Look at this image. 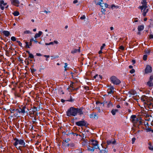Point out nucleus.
Instances as JSON below:
<instances>
[{"instance_id":"nucleus-1","label":"nucleus","mask_w":153,"mask_h":153,"mask_svg":"<svg viewBox=\"0 0 153 153\" xmlns=\"http://www.w3.org/2000/svg\"><path fill=\"white\" fill-rule=\"evenodd\" d=\"M141 4L142 5L139 6L138 8L141 10L143 16H145L149 11V8L147 5L146 0H143L141 2Z\"/></svg>"},{"instance_id":"nucleus-2","label":"nucleus","mask_w":153,"mask_h":153,"mask_svg":"<svg viewBox=\"0 0 153 153\" xmlns=\"http://www.w3.org/2000/svg\"><path fill=\"white\" fill-rule=\"evenodd\" d=\"M13 140L15 141L13 145L17 149H20L21 147L26 146L25 143L23 140L15 138Z\"/></svg>"},{"instance_id":"nucleus-3","label":"nucleus","mask_w":153,"mask_h":153,"mask_svg":"<svg viewBox=\"0 0 153 153\" xmlns=\"http://www.w3.org/2000/svg\"><path fill=\"white\" fill-rule=\"evenodd\" d=\"M77 111L76 108L71 107L68 110L67 112V115L68 116H75L77 114Z\"/></svg>"},{"instance_id":"nucleus-4","label":"nucleus","mask_w":153,"mask_h":153,"mask_svg":"<svg viewBox=\"0 0 153 153\" xmlns=\"http://www.w3.org/2000/svg\"><path fill=\"white\" fill-rule=\"evenodd\" d=\"M110 80L111 83L114 85H118L121 83V81L114 76L111 77Z\"/></svg>"},{"instance_id":"nucleus-5","label":"nucleus","mask_w":153,"mask_h":153,"mask_svg":"<svg viewBox=\"0 0 153 153\" xmlns=\"http://www.w3.org/2000/svg\"><path fill=\"white\" fill-rule=\"evenodd\" d=\"M90 144L93 145L95 149H98L99 150H100V149L99 147L98 142V141L94 140L91 139L90 140Z\"/></svg>"},{"instance_id":"nucleus-6","label":"nucleus","mask_w":153,"mask_h":153,"mask_svg":"<svg viewBox=\"0 0 153 153\" xmlns=\"http://www.w3.org/2000/svg\"><path fill=\"white\" fill-rule=\"evenodd\" d=\"M140 118L139 117H137L135 115H132L131 117V120L134 123H136L138 121L141 122L140 120Z\"/></svg>"},{"instance_id":"nucleus-7","label":"nucleus","mask_w":153,"mask_h":153,"mask_svg":"<svg viewBox=\"0 0 153 153\" xmlns=\"http://www.w3.org/2000/svg\"><path fill=\"white\" fill-rule=\"evenodd\" d=\"M103 106L106 105L108 108H111L113 107V104L111 101H105L103 103H101Z\"/></svg>"},{"instance_id":"nucleus-8","label":"nucleus","mask_w":153,"mask_h":153,"mask_svg":"<svg viewBox=\"0 0 153 153\" xmlns=\"http://www.w3.org/2000/svg\"><path fill=\"white\" fill-rule=\"evenodd\" d=\"M86 122L84 120L79 121L76 123V124L78 126H85L86 125Z\"/></svg>"},{"instance_id":"nucleus-9","label":"nucleus","mask_w":153,"mask_h":153,"mask_svg":"<svg viewBox=\"0 0 153 153\" xmlns=\"http://www.w3.org/2000/svg\"><path fill=\"white\" fill-rule=\"evenodd\" d=\"M12 4L17 7L19 6V1L18 0H10Z\"/></svg>"},{"instance_id":"nucleus-10","label":"nucleus","mask_w":153,"mask_h":153,"mask_svg":"<svg viewBox=\"0 0 153 153\" xmlns=\"http://www.w3.org/2000/svg\"><path fill=\"white\" fill-rule=\"evenodd\" d=\"M152 67L149 65H147L145 69V72L146 73H149L152 72Z\"/></svg>"},{"instance_id":"nucleus-11","label":"nucleus","mask_w":153,"mask_h":153,"mask_svg":"<svg viewBox=\"0 0 153 153\" xmlns=\"http://www.w3.org/2000/svg\"><path fill=\"white\" fill-rule=\"evenodd\" d=\"M7 5V3H5L4 1L0 0V7L3 10L4 9V6Z\"/></svg>"},{"instance_id":"nucleus-12","label":"nucleus","mask_w":153,"mask_h":153,"mask_svg":"<svg viewBox=\"0 0 153 153\" xmlns=\"http://www.w3.org/2000/svg\"><path fill=\"white\" fill-rule=\"evenodd\" d=\"M116 143V141L114 139H112L107 141V143L108 145L111 144H115Z\"/></svg>"},{"instance_id":"nucleus-13","label":"nucleus","mask_w":153,"mask_h":153,"mask_svg":"<svg viewBox=\"0 0 153 153\" xmlns=\"http://www.w3.org/2000/svg\"><path fill=\"white\" fill-rule=\"evenodd\" d=\"M25 106L23 107L22 108H20L19 110H18V112L19 113H25Z\"/></svg>"},{"instance_id":"nucleus-14","label":"nucleus","mask_w":153,"mask_h":153,"mask_svg":"<svg viewBox=\"0 0 153 153\" xmlns=\"http://www.w3.org/2000/svg\"><path fill=\"white\" fill-rule=\"evenodd\" d=\"M80 51V47L79 48L77 49H73L71 51V53L74 54L75 53H76L77 52L79 53Z\"/></svg>"},{"instance_id":"nucleus-15","label":"nucleus","mask_w":153,"mask_h":153,"mask_svg":"<svg viewBox=\"0 0 153 153\" xmlns=\"http://www.w3.org/2000/svg\"><path fill=\"white\" fill-rule=\"evenodd\" d=\"M42 32L41 31H39V32L38 33H36L34 37L36 39L39 37L40 36L42 35Z\"/></svg>"},{"instance_id":"nucleus-16","label":"nucleus","mask_w":153,"mask_h":153,"mask_svg":"<svg viewBox=\"0 0 153 153\" xmlns=\"http://www.w3.org/2000/svg\"><path fill=\"white\" fill-rule=\"evenodd\" d=\"M119 110L118 109H113L111 111V113L113 115H114Z\"/></svg>"},{"instance_id":"nucleus-17","label":"nucleus","mask_w":153,"mask_h":153,"mask_svg":"<svg viewBox=\"0 0 153 153\" xmlns=\"http://www.w3.org/2000/svg\"><path fill=\"white\" fill-rule=\"evenodd\" d=\"M3 34L6 37L8 36L10 34V33L9 31L7 30H4L3 31Z\"/></svg>"},{"instance_id":"nucleus-18","label":"nucleus","mask_w":153,"mask_h":153,"mask_svg":"<svg viewBox=\"0 0 153 153\" xmlns=\"http://www.w3.org/2000/svg\"><path fill=\"white\" fill-rule=\"evenodd\" d=\"M144 28V26L143 25H141L138 26L137 29L138 31H141L143 30Z\"/></svg>"},{"instance_id":"nucleus-19","label":"nucleus","mask_w":153,"mask_h":153,"mask_svg":"<svg viewBox=\"0 0 153 153\" xmlns=\"http://www.w3.org/2000/svg\"><path fill=\"white\" fill-rule=\"evenodd\" d=\"M87 148L88 150L90 151L93 152L94 151V148L92 147H91L89 146H87Z\"/></svg>"},{"instance_id":"nucleus-20","label":"nucleus","mask_w":153,"mask_h":153,"mask_svg":"<svg viewBox=\"0 0 153 153\" xmlns=\"http://www.w3.org/2000/svg\"><path fill=\"white\" fill-rule=\"evenodd\" d=\"M89 117L90 118H95L97 117V116L96 114L93 113L89 115Z\"/></svg>"},{"instance_id":"nucleus-21","label":"nucleus","mask_w":153,"mask_h":153,"mask_svg":"<svg viewBox=\"0 0 153 153\" xmlns=\"http://www.w3.org/2000/svg\"><path fill=\"white\" fill-rule=\"evenodd\" d=\"M100 1L98 2L97 0H95V2L97 4L100 5L101 7H103L102 5L103 4V1L102 0H100Z\"/></svg>"},{"instance_id":"nucleus-22","label":"nucleus","mask_w":153,"mask_h":153,"mask_svg":"<svg viewBox=\"0 0 153 153\" xmlns=\"http://www.w3.org/2000/svg\"><path fill=\"white\" fill-rule=\"evenodd\" d=\"M147 85L149 87H152L153 86V83L152 81H149L147 82Z\"/></svg>"},{"instance_id":"nucleus-23","label":"nucleus","mask_w":153,"mask_h":153,"mask_svg":"<svg viewBox=\"0 0 153 153\" xmlns=\"http://www.w3.org/2000/svg\"><path fill=\"white\" fill-rule=\"evenodd\" d=\"M76 110L77 111V114L78 113L80 114H83V112L82 111L81 109H78V108H76Z\"/></svg>"},{"instance_id":"nucleus-24","label":"nucleus","mask_w":153,"mask_h":153,"mask_svg":"<svg viewBox=\"0 0 153 153\" xmlns=\"http://www.w3.org/2000/svg\"><path fill=\"white\" fill-rule=\"evenodd\" d=\"M100 153H107V151L106 150V149H105L104 150L100 149Z\"/></svg>"},{"instance_id":"nucleus-25","label":"nucleus","mask_w":153,"mask_h":153,"mask_svg":"<svg viewBox=\"0 0 153 153\" xmlns=\"http://www.w3.org/2000/svg\"><path fill=\"white\" fill-rule=\"evenodd\" d=\"M13 14L14 16H18L19 15V12H18V11H16L14 12L13 13Z\"/></svg>"},{"instance_id":"nucleus-26","label":"nucleus","mask_w":153,"mask_h":153,"mask_svg":"<svg viewBox=\"0 0 153 153\" xmlns=\"http://www.w3.org/2000/svg\"><path fill=\"white\" fill-rule=\"evenodd\" d=\"M107 91L108 94H112L114 93V91L108 90Z\"/></svg>"},{"instance_id":"nucleus-27","label":"nucleus","mask_w":153,"mask_h":153,"mask_svg":"<svg viewBox=\"0 0 153 153\" xmlns=\"http://www.w3.org/2000/svg\"><path fill=\"white\" fill-rule=\"evenodd\" d=\"M145 53L148 54L150 53L151 50L150 49H147L145 51Z\"/></svg>"},{"instance_id":"nucleus-28","label":"nucleus","mask_w":153,"mask_h":153,"mask_svg":"<svg viewBox=\"0 0 153 153\" xmlns=\"http://www.w3.org/2000/svg\"><path fill=\"white\" fill-rule=\"evenodd\" d=\"M149 149L151 150H153V146H152L150 143H149Z\"/></svg>"},{"instance_id":"nucleus-29","label":"nucleus","mask_w":153,"mask_h":153,"mask_svg":"<svg viewBox=\"0 0 153 153\" xmlns=\"http://www.w3.org/2000/svg\"><path fill=\"white\" fill-rule=\"evenodd\" d=\"M99 77L101 79H102V76H100V75H96L94 76V78L95 79H96L97 77Z\"/></svg>"},{"instance_id":"nucleus-30","label":"nucleus","mask_w":153,"mask_h":153,"mask_svg":"<svg viewBox=\"0 0 153 153\" xmlns=\"http://www.w3.org/2000/svg\"><path fill=\"white\" fill-rule=\"evenodd\" d=\"M108 90L114 91V88L113 86H110L108 87Z\"/></svg>"},{"instance_id":"nucleus-31","label":"nucleus","mask_w":153,"mask_h":153,"mask_svg":"<svg viewBox=\"0 0 153 153\" xmlns=\"http://www.w3.org/2000/svg\"><path fill=\"white\" fill-rule=\"evenodd\" d=\"M146 130L147 132H149V131H152V130L151 129V128L148 127V128H146Z\"/></svg>"},{"instance_id":"nucleus-32","label":"nucleus","mask_w":153,"mask_h":153,"mask_svg":"<svg viewBox=\"0 0 153 153\" xmlns=\"http://www.w3.org/2000/svg\"><path fill=\"white\" fill-rule=\"evenodd\" d=\"M24 33L25 34H31V32L29 30H26L24 32Z\"/></svg>"},{"instance_id":"nucleus-33","label":"nucleus","mask_w":153,"mask_h":153,"mask_svg":"<svg viewBox=\"0 0 153 153\" xmlns=\"http://www.w3.org/2000/svg\"><path fill=\"white\" fill-rule=\"evenodd\" d=\"M111 8H112L113 9L114 8L117 9V8H118V7L117 6H116L114 5H113L111 6Z\"/></svg>"},{"instance_id":"nucleus-34","label":"nucleus","mask_w":153,"mask_h":153,"mask_svg":"<svg viewBox=\"0 0 153 153\" xmlns=\"http://www.w3.org/2000/svg\"><path fill=\"white\" fill-rule=\"evenodd\" d=\"M67 66H68V64H67V63H65V66H64V68H65V71H67Z\"/></svg>"},{"instance_id":"nucleus-35","label":"nucleus","mask_w":153,"mask_h":153,"mask_svg":"<svg viewBox=\"0 0 153 153\" xmlns=\"http://www.w3.org/2000/svg\"><path fill=\"white\" fill-rule=\"evenodd\" d=\"M29 57L31 59H33L34 58V56L33 55L30 53V52H29Z\"/></svg>"},{"instance_id":"nucleus-36","label":"nucleus","mask_w":153,"mask_h":153,"mask_svg":"<svg viewBox=\"0 0 153 153\" xmlns=\"http://www.w3.org/2000/svg\"><path fill=\"white\" fill-rule=\"evenodd\" d=\"M11 40L13 41H16V39L15 37L14 36H12L11 38Z\"/></svg>"},{"instance_id":"nucleus-37","label":"nucleus","mask_w":153,"mask_h":153,"mask_svg":"<svg viewBox=\"0 0 153 153\" xmlns=\"http://www.w3.org/2000/svg\"><path fill=\"white\" fill-rule=\"evenodd\" d=\"M25 44H26V46L27 48H30V45L29 44V43L27 42H25Z\"/></svg>"},{"instance_id":"nucleus-38","label":"nucleus","mask_w":153,"mask_h":153,"mask_svg":"<svg viewBox=\"0 0 153 153\" xmlns=\"http://www.w3.org/2000/svg\"><path fill=\"white\" fill-rule=\"evenodd\" d=\"M33 38H32L30 39V42H29V44L30 46H31L32 45V41H33Z\"/></svg>"},{"instance_id":"nucleus-39","label":"nucleus","mask_w":153,"mask_h":153,"mask_svg":"<svg viewBox=\"0 0 153 153\" xmlns=\"http://www.w3.org/2000/svg\"><path fill=\"white\" fill-rule=\"evenodd\" d=\"M147 55H145L143 56V59L144 60H146L147 59Z\"/></svg>"},{"instance_id":"nucleus-40","label":"nucleus","mask_w":153,"mask_h":153,"mask_svg":"<svg viewBox=\"0 0 153 153\" xmlns=\"http://www.w3.org/2000/svg\"><path fill=\"white\" fill-rule=\"evenodd\" d=\"M153 79V76L151 75L150 76L149 78V81H152Z\"/></svg>"},{"instance_id":"nucleus-41","label":"nucleus","mask_w":153,"mask_h":153,"mask_svg":"<svg viewBox=\"0 0 153 153\" xmlns=\"http://www.w3.org/2000/svg\"><path fill=\"white\" fill-rule=\"evenodd\" d=\"M136 140V139L134 137L132 139V144H133Z\"/></svg>"},{"instance_id":"nucleus-42","label":"nucleus","mask_w":153,"mask_h":153,"mask_svg":"<svg viewBox=\"0 0 153 153\" xmlns=\"http://www.w3.org/2000/svg\"><path fill=\"white\" fill-rule=\"evenodd\" d=\"M46 45H53V42H50L49 43H45V44Z\"/></svg>"},{"instance_id":"nucleus-43","label":"nucleus","mask_w":153,"mask_h":153,"mask_svg":"<svg viewBox=\"0 0 153 153\" xmlns=\"http://www.w3.org/2000/svg\"><path fill=\"white\" fill-rule=\"evenodd\" d=\"M135 72V70L134 69H132L130 71V73L131 74H133Z\"/></svg>"},{"instance_id":"nucleus-44","label":"nucleus","mask_w":153,"mask_h":153,"mask_svg":"<svg viewBox=\"0 0 153 153\" xmlns=\"http://www.w3.org/2000/svg\"><path fill=\"white\" fill-rule=\"evenodd\" d=\"M85 18V15H83L82 16L80 17V19H84Z\"/></svg>"},{"instance_id":"nucleus-45","label":"nucleus","mask_w":153,"mask_h":153,"mask_svg":"<svg viewBox=\"0 0 153 153\" xmlns=\"http://www.w3.org/2000/svg\"><path fill=\"white\" fill-rule=\"evenodd\" d=\"M105 11V10L102 8L101 12L103 13H104Z\"/></svg>"},{"instance_id":"nucleus-46","label":"nucleus","mask_w":153,"mask_h":153,"mask_svg":"<svg viewBox=\"0 0 153 153\" xmlns=\"http://www.w3.org/2000/svg\"><path fill=\"white\" fill-rule=\"evenodd\" d=\"M119 48L120 49L122 50H123L124 49V47L123 46H121Z\"/></svg>"},{"instance_id":"nucleus-47","label":"nucleus","mask_w":153,"mask_h":153,"mask_svg":"<svg viewBox=\"0 0 153 153\" xmlns=\"http://www.w3.org/2000/svg\"><path fill=\"white\" fill-rule=\"evenodd\" d=\"M105 46V44H102V45L101 47V50H102L103 48Z\"/></svg>"},{"instance_id":"nucleus-48","label":"nucleus","mask_w":153,"mask_h":153,"mask_svg":"<svg viewBox=\"0 0 153 153\" xmlns=\"http://www.w3.org/2000/svg\"><path fill=\"white\" fill-rule=\"evenodd\" d=\"M149 37L150 39H153V35L151 34L149 36Z\"/></svg>"},{"instance_id":"nucleus-49","label":"nucleus","mask_w":153,"mask_h":153,"mask_svg":"<svg viewBox=\"0 0 153 153\" xmlns=\"http://www.w3.org/2000/svg\"><path fill=\"white\" fill-rule=\"evenodd\" d=\"M54 43L56 44H58V42L56 40H54L53 42V43Z\"/></svg>"},{"instance_id":"nucleus-50","label":"nucleus","mask_w":153,"mask_h":153,"mask_svg":"<svg viewBox=\"0 0 153 153\" xmlns=\"http://www.w3.org/2000/svg\"><path fill=\"white\" fill-rule=\"evenodd\" d=\"M44 56L45 57L47 58H48L50 57V56L49 55H44Z\"/></svg>"},{"instance_id":"nucleus-51","label":"nucleus","mask_w":153,"mask_h":153,"mask_svg":"<svg viewBox=\"0 0 153 153\" xmlns=\"http://www.w3.org/2000/svg\"><path fill=\"white\" fill-rule=\"evenodd\" d=\"M78 2V1L77 0H75L73 1V3L74 4Z\"/></svg>"},{"instance_id":"nucleus-52","label":"nucleus","mask_w":153,"mask_h":153,"mask_svg":"<svg viewBox=\"0 0 153 153\" xmlns=\"http://www.w3.org/2000/svg\"><path fill=\"white\" fill-rule=\"evenodd\" d=\"M36 55L38 56H42V54L40 53H36Z\"/></svg>"},{"instance_id":"nucleus-53","label":"nucleus","mask_w":153,"mask_h":153,"mask_svg":"<svg viewBox=\"0 0 153 153\" xmlns=\"http://www.w3.org/2000/svg\"><path fill=\"white\" fill-rule=\"evenodd\" d=\"M104 5H105V7L107 8L108 7V5L106 4V3H105L104 4Z\"/></svg>"},{"instance_id":"nucleus-54","label":"nucleus","mask_w":153,"mask_h":153,"mask_svg":"<svg viewBox=\"0 0 153 153\" xmlns=\"http://www.w3.org/2000/svg\"><path fill=\"white\" fill-rule=\"evenodd\" d=\"M110 29L111 30H114V27H110Z\"/></svg>"},{"instance_id":"nucleus-55","label":"nucleus","mask_w":153,"mask_h":153,"mask_svg":"<svg viewBox=\"0 0 153 153\" xmlns=\"http://www.w3.org/2000/svg\"><path fill=\"white\" fill-rule=\"evenodd\" d=\"M118 108H120V105H117V106H116Z\"/></svg>"},{"instance_id":"nucleus-56","label":"nucleus","mask_w":153,"mask_h":153,"mask_svg":"<svg viewBox=\"0 0 153 153\" xmlns=\"http://www.w3.org/2000/svg\"><path fill=\"white\" fill-rule=\"evenodd\" d=\"M132 62L133 64H134L135 63V60H132Z\"/></svg>"},{"instance_id":"nucleus-57","label":"nucleus","mask_w":153,"mask_h":153,"mask_svg":"<svg viewBox=\"0 0 153 153\" xmlns=\"http://www.w3.org/2000/svg\"><path fill=\"white\" fill-rule=\"evenodd\" d=\"M101 50H100V51H99V54H101V53H102V51Z\"/></svg>"},{"instance_id":"nucleus-58","label":"nucleus","mask_w":153,"mask_h":153,"mask_svg":"<svg viewBox=\"0 0 153 153\" xmlns=\"http://www.w3.org/2000/svg\"><path fill=\"white\" fill-rule=\"evenodd\" d=\"M32 41H34L35 43H37V41L36 40V39H33V40Z\"/></svg>"},{"instance_id":"nucleus-59","label":"nucleus","mask_w":153,"mask_h":153,"mask_svg":"<svg viewBox=\"0 0 153 153\" xmlns=\"http://www.w3.org/2000/svg\"><path fill=\"white\" fill-rule=\"evenodd\" d=\"M129 68H133V66L132 65H130L129 66Z\"/></svg>"},{"instance_id":"nucleus-60","label":"nucleus","mask_w":153,"mask_h":153,"mask_svg":"<svg viewBox=\"0 0 153 153\" xmlns=\"http://www.w3.org/2000/svg\"><path fill=\"white\" fill-rule=\"evenodd\" d=\"M147 20V18H145L144 19V21H146Z\"/></svg>"},{"instance_id":"nucleus-61","label":"nucleus","mask_w":153,"mask_h":153,"mask_svg":"<svg viewBox=\"0 0 153 153\" xmlns=\"http://www.w3.org/2000/svg\"><path fill=\"white\" fill-rule=\"evenodd\" d=\"M44 12L45 13H48L49 12H48L46 10H45Z\"/></svg>"},{"instance_id":"nucleus-62","label":"nucleus","mask_w":153,"mask_h":153,"mask_svg":"<svg viewBox=\"0 0 153 153\" xmlns=\"http://www.w3.org/2000/svg\"><path fill=\"white\" fill-rule=\"evenodd\" d=\"M31 21L32 22H34V21H34V19H31Z\"/></svg>"},{"instance_id":"nucleus-63","label":"nucleus","mask_w":153,"mask_h":153,"mask_svg":"<svg viewBox=\"0 0 153 153\" xmlns=\"http://www.w3.org/2000/svg\"><path fill=\"white\" fill-rule=\"evenodd\" d=\"M33 30V31L35 32V31H36V28L34 29Z\"/></svg>"},{"instance_id":"nucleus-64","label":"nucleus","mask_w":153,"mask_h":153,"mask_svg":"<svg viewBox=\"0 0 153 153\" xmlns=\"http://www.w3.org/2000/svg\"><path fill=\"white\" fill-rule=\"evenodd\" d=\"M79 153H82V151L80 150Z\"/></svg>"}]
</instances>
